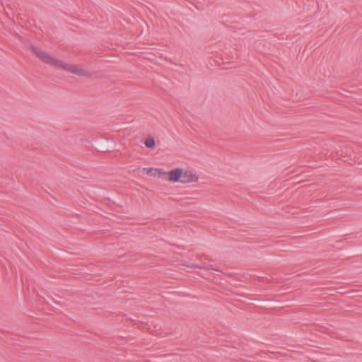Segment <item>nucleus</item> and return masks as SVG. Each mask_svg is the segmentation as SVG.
<instances>
[{
  "label": "nucleus",
  "instance_id": "1",
  "mask_svg": "<svg viewBox=\"0 0 362 362\" xmlns=\"http://www.w3.org/2000/svg\"><path fill=\"white\" fill-rule=\"evenodd\" d=\"M30 49L42 62L49 64L57 69H62L67 71L71 74H76L80 76H90V74L74 64H68L63 61L58 59L53 56L50 55L48 52L40 49L35 46H31Z\"/></svg>",
  "mask_w": 362,
  "mask_h": 362
},
{
  "label": "nucleus",
  "instance_id": "2",
  "mask_svg": "<svg viewBox=\"0 0 362 362\" xmlns=\"http://www.w3.org/2000/svg\"><path fill=\"white\" fill-rule=\"evenodd\" d=\"M156 170H157L158 172L159 175H163V176L167 175L168 177L165 179L170 182H181L182 171V169H181V168H175V169H173L168 173L163 171L162 169H156Z\"/></svg>",
  "mask_w": 362,
  "mask_h": 362
},
{
  "label": "nucleus",
  "instance_id": "3",
  "mask_svg": "<svg viewBox=\"0 0 362 362\" xmlns=\"http://www.w3.org/2000/svg\"><path fill=\"white\" fill-rule=\"evenodd\" d=\"M198 180V176L191 170L182 171L181 183L194 182Z\"/></svg>",
  "mask_w": 362,
  "mask_h": 362
},
{
  "label": "nucleus",
  "instance_id": "4",
  "mask_svg": "<svg viewBox=\"0 0 362 362\" xmlns=\"http://www.w3.org/2000/svg\"><path fill=\"white\" fill-rule=\"evenodd\" d=\"M144 144L147 148H153L155 146V140L153 137H148L145 140Z\"/></svg>",
  "mask_w": 362,
  "mask_h": 362
},
{
  "label": "nucleus",
  "instance_id": "5",
  "mask_svg": "<svg viewBox=\"0 0 362 362\" xmlns=\"http://www.w3.org/2000/svg\"><path fill=\"white\" fill-rule=\"evenodd\" d=\"M191 267H192V268H202V266L197 265V264H192Z\"/></svg>",
  "mask_w": 362,
  "mask_h": 362
}]
</instances>
